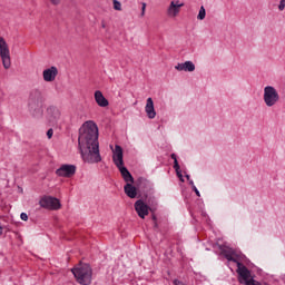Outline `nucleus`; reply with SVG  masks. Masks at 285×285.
<instances>
[{
	"label": "nucleus",
	"mask_w": 285,
	"mask_h": 285,
	"mask_svg": "<svg viewBox=\"0 0 285 285\" xmlns=\"http://www.w3.org/2000/svg\"><path fill=\"white\" fill-rule=\"evenodd\" d=\"M78 146L80 155L87 164H99V128L92 120L86 121L79 129Z\"/></svg>",
	"instance_id": "nucleus-1"
},
{
	"label": "nucleus",
	"mask_w": 285,
	"mask_h": 285,
	"mask_svg": "<svg viewBox=\"0 0 285 285\" xmlns=\"http://www.w3.org/2000/svg\"><path fill=\"white\" fill-rule=\"evenodd\" d=\"M76 282L81 285L92 284V268L88 264H79L71 269Z\"/></svg>",
	"instance_id": "nucleus-2"
},
{
	"label": "nucleus",
	"mask_w": 285,
	"mask_h": 285,
	"mask_svg": "<svg viewBox=\"0 0 285 285\" xmlns=\"http://www.w3.org/2000/svg\"><path fill=\"white\" fill-rule=\"evenodd\" d=\"M43 104V94L39 89H33L29 95V112L32 117H41L43 115V109L41 105Z\"/></svg>",
	"instance_id": "nucleus-3"
},
{
	"label": "nucleus",
	"mask_w": 285,
	"mask_h": 285,
	"mask_svg": "<svg viewBox=\"0 0 285 285\" xmlns=\"http://www.w3.org/2000/svg\"><path fill=\"white\" fill-rule=\"evenodd\" d=\"M263 101L267 108H273L279 104V91L273 86H266L263 90Z\"/></svg>",
	"instance_id": "nucleus-4"
},
{
	"label": "nucleus",
	"mask_w": 285,
	"mask_h": 285,
	"mask_svg": "<svg viewBox=\"0 0 285 285\" xmlns=\"http://www.w3.org/2000/svg\"><path fill=\"white\" fill-rule=\"evenodd\" d=\"M0 59L4 70H10L12 66V58L10 57V46L6 41V38L0 37Z\"/></svg>",
	"instance_id": "nucleus-5"
},
{
	"label": "nucleus",
	"mask_w": 285,
	"mask_h": 285,
	"mask_svg": "<svg viewBox=\"0 0 285 285\" xmlns=\"http://www.w3.org/2000/svg\"><path fill=\"white\" fill-rule=\"evenodd\" d=\"M47 121L51 126H57L59 124V120L61 119V110L57 108L56 106H50L47 108Z\"/></svg>",
	"instance_id": "nucleus-6"
},
{
	"label": "nucleus",
	"mask_w": 285,
	"mask_h": 285,
	"mask_svg": "<svg viewBox=\"0 0 285 285\" xmlns=\"http://www.w3.org/2000/svg\"><path fill=\"white\" fill-rule=\"evenodd\" d=\"M181 8H184V2H180L179 0L170 1L166 10L167 17H169V19H175L181 12Z\"/></svg>",
	"instance_id": "nucleus-7"
},
{
	"label": "nucleus",
	"mask_w": 285,
	"mask_h": 285,
	"mask_svg": "<svg viewBox=\"0 0 285 285\" xmlns=\"http://www.w3.org/2000/svg\"><path fill=\"white\" fill-rule=\"evenodd\" d=\"M40 206L42 208H50L51 210H59L61 203L59 199L48 196L40 199Z\"/></svg>",
	"instance_id": "nucleus-8"
},
{
	"label": "nucleus",
	"mask_w": 285,
	"mask_h": 285,
	"mask_svg": "<svg viewBox=\"0 0 285 285\" xmlns=\"http://www.w3.org/2000/svg\"><path fill=\"white\" fill-rule=\"evenodd\" d=\"M75 173H77V167L75 165H62L60 168L56 170V175L58 177L66 178L73 177Z\"/></svg>",
	"instance_id": "nucleus-9"
},
{
	"label": "nucleus",
	"mask_w": 285,
	"mask_h": 285,
	"mask_svg": "<svg viewBox=\"0 0 285 285\" xmlns=\"http://www.w3.org/2000/svg\"><path fill=\"white\" fill-rule=\"evenodd\" d=\"M58 75L59 69L55 66H51L42 71V79L47 83H52V81H56Z\"/></svg>",
	"instance_id": "nucleus-10"
},
{
	"label": "nucleus",
	"mask_w": 285,
	"mask_h": 285,
	"mask_svg": "<svg viewBox=\"0 0 285 285\" xmlns=\"http://www.w3.org/2000/svg\"><path fill=\"white\" fill-rule=\"evenodd\" d=\"M135 210L138 215V217H140V219H146V216H148V213L150 210V207L148 205H146V203H144V200L138 199L135 205Z\"/></svg>",
	"instance_id": "nucleus-11"
},
{
	"label": "nucleus",
	"mask_w": 285,
	"mask_h": 285,
	"mask_svg": "<svg viewBox=\"0 0 285 285\" xmlns=\"http://www.w3.org/2000/svg\"><path fill=\"white\" fill-rule=\"evenodd\" d=\"M112 161L115 166H117V168L124 166V149L121 146L116 145L115 149H112Z\"/></svg>",
	"instance_id": "nucleus-12"
},
{
	"label": "nucleus",
	"mask_w": 285,
	"mask_h": 285,
	"mask_svg": "<svg viewBox=\"0 0 285 285\" xmlns=\"http://www.w3.org/2000/svg\"><path fill=\"white\" fill-rule=\"evenodd\" d=\"M222 255H224L228 262H234L235 264L239 262V254H237V252L230 247L223 248Z\"/></svg>",
	"instance_id": "nucleus-13"
},
{
	"label": "nucleus",
	"mask_w": 285,
	"mask_h": 285,
	"mask_svg": "<svg viewBox=\"0 0 285 285\" xmlns=\"http://www.w3.org/2000/svg\"><path fill=\"white\" fill-rule=\"evenodd\" d=\"M145 111L148 119H155V117H157V111H155V102L153 101V98L147 99Z\"/></svg>",
	"instance_id": "nucleus-14"
},
{
	"label": "nucleus",
	"mask_w": 285,
	"mask_h": 285,
	"mask_svg": "<svg viewBox=\"0 0 285 285\" xmlns=\"http://www.w3.org/2000/svg\"><path fill=\"white\" fill-rule=\"evenodd\" d=\"M175 70H178V72H195V63L193 61H185L175 66Z\"/></svg>",
	"instance_id": "nucleus-15"
},
{
	"label": "nucleus",
	"mask_w": 285,
	"mask_h": 285,
	"mask_svg": "<svg viewBox=\"0 0 285 285\" xmlns=\"http://www.w3.org/2000/svg\"><path fill=\"white\" fill-rule=\"evenodd\" d=\"M95 101L100 108H108L109 106L108 99L99 90L95 91Z\"/></svg>",
	"instance_id": "nucleus-16"
},
{
	"label": "nucleus",
	"mask_w": 285,
	"mask_h": 285,
	"mask_svg": "<svg viewBox=\"0 0 285 285\" xmlns=\"http://www.w3.org/2000/svg\"><path fill=\"white\" fill-rule=\"evenodd\" d=\"M118 169L120 171L122 179L126 181V184H135V178H132V175L130 174L128 168L124 167V165H120Z\"/></svg>",
	"instance_id": "nucleus-17"
},
{
	"label": "nucleus",
	"mask_w": 285,
	"mask_h": 285,
	"mask_svg": "<svg viewBox=\"0 0 285 285\" xmlns=\"http://www.w3.org/2000/svg\"><path fill=\"white\" fill-rule=\"evenodd\" d=\"M125 194L127 197H130V199H135V197H137V188L132 186V183H127L125 185Z\"/></svg>",
	"instance_id": "nucleus-18"
},
{
	"label": "nucleus",
	"mask_w": 285,
	"mask_h": 285,
	"mask_svg": "<svg viewBox=\"0 0 285 285\" xmlns=\"http://www.w3.org/2000/svg\"><path fill=\"white\" fill-rule=\"evenodd\" d=\"M197 19L198 21H204L206 19V8H204V6L200 7Z\"/></svg>",
	"instance_id": "nucleus-19"
},
{
	"label": "nucleus",
	"mask_w": 285,
	"mask_h": 285,
	"mask_svg": "<svg viewBox=\"0 0 285 285\" xmlns=\"http://www.w3.org/2000/svg\"><path fill=\"white\" fill-rule=\"evenodd\" d=\"M171 159H174V168L176 170V173L179 171V163L177 161V155L171 154Z\"/></svg>",
	"instance_id": "nucleus-20"
},
{
	"label": "nucleus",
	"mask_w": 285,
	"mask_h": 285,
	"mask_svg": "<svg viewBox=\"0 0 285 285\" xmlns=\"http://www.w3.org/2000/svg\"><path fill=\"white\" fill-rule=\"evenodd\" d=\"M112 3H114V10L121 12V2H119L118 0H112Z\"/></svg>",
	"instance_id": "nucleus-21"
},
{
	"label": "nucleus",
	"mask_w": 285,
	"mask_h": 285,
	"mask_svg": "<svg viewBox=\"0 0 285 285\" xmlns=\"http://www.w3.org/2000/svg\"><path fill=\"white\" fill-rule=\"evenodd\" d=\"M140 17H146V2L141 3V13Z\"/></svg>",
	"instance_id": "nucleus-22"
},
{
	"label": "nucleus",
	"mask_w": 285,
	"mask_h": 285,
	"mask_svg": "<svg viewBox=\"0 0 285 285\" xmlns=\"http://www.w3.org/2000/svg\"><path fill=\"white\" fill-rule=\"evenodd\" d=\"M284 8H285V0H281V1H279V4H278V10H279L281 12H283Z\"/></svg>",
	"instance_id": "nucleus-23"
},
{
	"label": "nucleus",
	"mask_w": 285,
	"mask_h": 285,
	"mask_svg": "<svg viewBox=\"0 0 285 285\" xmlns=\"http://www.w3.org/2000/svg\"><path fill=\"white\" fill-rule=\"evenodd\" d=\"M55 135V130H52V128L51 129H48V131H47V137H48V139H52V136Z\"/></svg>",
	"instance_id": "nucleus-24"
},
{
	"label": "nucleus",
	"mask_w": 285,
	"mask_h": 285,
	"mask_svg": "<svg viewBox=\"0 0 285 285\" xmlns=\"http://www.w3.org/2000/svg\"><path fill=\"white\" fill-rule=\"evenodd\" d=\"M20 219H22V222H28V214L21 213Z\"/></svg>",
	"instance_id": "nucleus-25"
},
{
	"label": "nucleus",
	"mask_w": 285,
	"mask_h": 285,
	"mask_svg": "<svg viewBox=\"0 0 285 285\" xmlns=\"http://www.w3.org/2000/svg\"><path fill=\"white\" fill-rule=\"evenodd\" d=\"M51 6H59L61 3V0H49Z\"/></svg>",
	"instance_id": "nucleus-26"
},
{
	"label": "nucleus",
	"mask_w": 285,
	"mask_h": 285,
	"mask_svg": "<svg viewBox=\"0 0 285 285\" xmlns=\"http://www.w3.org/2000/svg\"><path fill=\"white\" fill-rule=\"evenodd\" d=\"M193 190L196 193L197 197H202V194H199V189H197V186L194 185Z\"/></svg>",
	"instance_id": "nucleus-27"
},
{
	"label": "nucleus",
	"mask_w": 285,
	"mask_h": 285,
	"mask_svg": "<svg viewBox=\"0 0 285 285\" xmlns=\"http://www.w3.org/2000/svg\"><path fill=\"white\" fill-rule=\"evenodd\" d=\"M3 235V226L0 225V236Z\"/></svg>",
	"instance_id": "nucleus-28"
},
{
	"label": "nucleus",
	"mask_w": 285,
	"mask_h": 285,
	"mask_svg": "<svg viewBox=\"0 0 285 285\" xmlns=\"http://www.w3.org/2000/svg\"><path fill=\"white\" fill-rule=\"evenodd\" d=\"M189 184H190L191 188H194L195 183L191 180V181H189Z\"/></svg>",
	"instance_id": "nucleus-29"
},
{
	"label": "nucleus",
	"mask_w": 285,
	"mask_h": 285,
	"mask_svg": "<svg viewBox=\"0 0 285 285\" xmlns=\"http://www.w3.org/2000/svg\"><path fill=\"white\" fill-rule=\"evenodd\" d=\"M102 28H106V24H105V23H102Z\"/></svg>",
	"instance_id": "nucleus-30"
}]
</instances>
